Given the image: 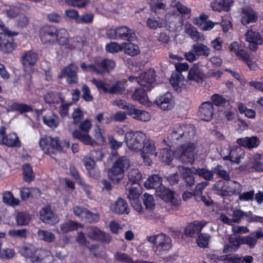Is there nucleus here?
Listing matches in <instances>:
<instances>
[{
	"mask_svg": "<svg viewBox=\"0 0 263 263\" xmlns=\"http://www.w3.org/2000/svg\"><path fill=\"white\" fill-rule=\"evenodd\" d=\"M195 134V127L190 124H180L175 127L172 134L163 140L164 144L171 146L178 141L184 142L173 154L168 148L160 150L158 156L162 162L169 164L173 157L183 162H192L194 160V152L198 147L196 141H191Z\"/></svg>",
	"mask_w": 263,
	"mask_h": 263,
	"instance_id": "f257e3e1",
	"label": "nucleus"
},
{
	"mask_svg": "<svg viewBox=\"0 0 263 263\" xmlns=\"http://www.w3.org/2000/svg\"><path fill=\"white\" fill-rule=\"evenodd\" d=\"M147 239L149 242L155 245L153 249L157 255L166 252L172 247V239L170 237L165 234L160 233L148 236Z\"/></svg>",
	"mask_w": 263,
	"mask_h": 263,
	"instance_id": "f03ea898",
	"label": "nucleus"
},
{
	"mask_svg": "<svg viewBox=\"0 0 263 263\" xmlns=\"http://www.w3.org/2000/svg\"><path fill=\"white\" fill-rule=\"evenodd\" d=\"M155 70L153 68H150L146 72L130 76L128 77V80L132 82H137L146 90H149L155 86Z\"/></svg>",
	"mask_w": 263,
	"mask_h": 263,
	"instance_id": "7ed1b4c3",
	"label": "nucleus"
},
{
	"mask_svg": "<svg viewBox=\"0 0 263 263\" xmlns=\"http://www.w3.org/2000/svg\"><path fill=\"white\" fill-rule=\"evenodd\" d=\"M146 140L144 133L139 131H129L125 133V141L130 150L139 152L142 150V145Z\"/></svg>",
	"mask_w": 263,
	"mask_h": 263,
	"instance_id": "20e7f679",
	"label": "nucleus"
},
{
	"mask_svg": "<svg viewBox=\"0 0 263 263\" xmlns=\"http://www.w3.org/2000/svg\"><path fill=\"white\" fill-rule=\"evenodd\" d=\"M39 146L44 153L49 155L57 152H60L62 149L58 138L47 135L41 137L39 140Z\"/></svg>",
	"mask_w": 263,
	"mask_h": 263,
	"instance_id": "39448f33",
	"label": "nucleus"
},
{
	"mask_svg": "<svg viewBox=\"0 0 263 263\" xmlns=\"http://www.w3.org/2000/svg\"><path fill=\"white\" fill-rule=\"evenodd\" d=\"M217 190L221 191L223 196L237 195L242 191V185L234 180L227 182L219 181L215 184Z\"/></svg>",
	"mask_w": 263,
	"mask_h": 263,
	"instance_id": "423d86ee",
	"label": "nucleus"
},
{
	"mask_svg": "<svg viewBox=\"0 0 263 263\" xmlns=\"http://www.w3.org/2000/svg\"><path fill=\"white\" fill-rule=\"evenodd\" d=\"M139 152H140L144 163L148 166H151L153 163V161L149 156L157 157L158 155L155 142L151 140H144L143 145H142V150Z\"/></svg>",
	"mask_w": 263,
	"mask_h": 263,
	"instance_id": "0eeeda50",
	"label": "nucleus"
},
{
	"mask_svg": "<svg viewBox=\"0 0 263 263\" xmlns=\"http://www.w3.org/2000/svg\"><path fill=\"white\" fill-rule=\"evenodd\" d=\"M61 45L66 46L69 49H73L79 47L81 44L76 38H69L67 31L64 28L57 29L56 32V40Z\"/></svg>",
	"mask_w": 263,
	"mask_h": 263,
	"instance_id": "6e6552de",
	"label": "nucleus"
},
{
	"mask_svg": "<svg viewBox=\"0 0 263 263\" xmlns=\"http://www.w3.org/2000/svg\"><path fill=\"white\" fill-rule=\"evenodd\" d=\"M154 103L163 110H171L175 104L174 97L168 92L157 97Z\"/></svg>",
	"mask_w": 263,
	"mask_h": 263,
	"instance_id": "1a4fd4ad",
	"label": "nucleus"
},
{
	"mask_svg": "<svg viewBox=\"0 0 263 263\" xmlns=\"http://www.w3.org/2000/svg\"><path fill=\"white\" fill-rule=\"evenodd\" d=\"M78 70V66L74 63H70L61 71L58 78L62 79L67 77V82L69 84H76L78 82L77 72Z\"/></svg>",
	"mask_w": 263,
	"mask_h": 263,
	"instance_id": "9d476101",
	"label": "nucleus"
},
{
	"mask_svg": "<svg viewBox=\"0 0 263 263\" xmlns=\"http://www.w3.org/2000/svg\"><path fill=\"white\" fill-rule=\"evenodd\" d=\"M17 34L16 32H12L8 29H4V32L0 33V49L2 51L7 53L13 50L14 45L8 37L15 36Z\"/></svg>",
	"mask_w": 263,
	"mask_h": 263,
	"instance_id": "9b49d317",
	"label": "nucleus"
},
{
	"mask_svg": "<svg viewBox=\"0 0 263 263\" xmlns=\"http://www.w3.org/2000/svg\"><path fill=\"white\" fill-rule=\"evenodd\" d=\"M31 260L33 263H53L54 257L49 250L37 249L31 256Z\"/></svg>",
	"mask_w": 263,
	"mask_h": 263,
	"instance_id": "f8f14e48",
	"label": "nucleus"
},
{
	"mask_svg": "<svg viewBox=\"0 0 263 263\" xmlns=\"http://www.w3.org/2000/svg\"><path fill=\"white\" fill-rule=\"evenodd\" d=\"M246 41L248 43L249 49L256 50L259 45L263 43V36L258 32L252 29L248 30L245 34Z\"/></svg>",
	"mask_w": 263,
	"mask_h": 263,
	"instance_id": "ddd939ff",
	"label": "nucleus"
},
{
	"mask_svg": "<svg viewBox=\"0 0 263 263\" xmlns=\"http://www.w3.org/2000/svg\"><path fill=\"white\" fill-rule=\"evenodd\" d=\"M6 128L4 126L0 128V144H5L9 147L18 146L20 141L15 133H11L5 135Z\"/></svg>",
	"mask_w": 263,
	"mask_h": 263,
	"instance_id": "4468645a",
	"label": "nucleus"
},
{
	"mask_svg": "<svg viewBox=\"0 0 263 263\" xmlns=\"http://www.w3.org/2000/svg\"><path fill=\"white\" fill-rule=\"evenodd\" d=\"M240 23L245 26L253 23L258 19L257 13L251 7H243L240 12Z\"/></svg>",
	"mask_w": 263,
	"mask_h": 263,
	"instance_id": "2eb2a0df",
	"label": "nucleus"
},
{
	"mask_svg": "<svg viewBox=\"0 0 263 263\" xmlns=\"http://www.w3.org/2000/svg\"><path fill=\"white\" fill-rule=\"evenodd\" d=\"M38 59L37 54L32 51L25 52L22 56V61L25 71L30 72L32 71V67L33 66Z\"/></svg>",
	"mask_w": 263,
	"mask_h": 263,
	"instance_id": "dca6fc26",
	"label": "nucleus"
},
{
	"mask_svg": "<svg viewBox=\"0 0 263 263\" xmlns=\"http://www.w3.org/2000/svg\"><path fill=\"white\" fill-rule=\"evenodd\" d=\"M57 29L54 26H47L43 28L40 34L41 40L44 44H51L56 40Z\"/></svg>",
	"mask_w": 263,
	"mask_h": 263,
	"instance_id": "f3484780",
	"label": "nucleus"
},
{
	"mask_svg": "<svg viewBox=\"0 0 263 263\" xmlns=\"http://www.w3.org/2000/svg\"><path fill=\"white\" fill-rule=\"evenodd\" d=\"M156 194L165 202L174 204L175 206L179 204L178 201H174V192L163 185L157 188L156 190Z\"/></svg>",
	"mask_w": 263,
	"mask_h": 263,
	"instance_id": "a211bd4d",
	"label": "nucleus"
},
{
	"mask_svg": "<svg viewBox=\"0 0 263 263\" xmlns=\"http://www.w3.org/2000/svg\"><path fill=\"white\" fill-rule=\"evenodd\" d=\"M87 236L94 240H99L103 241H109L110 240V236L106 234L97 227H90L87 229Z\"/></svg>",
	"mask_w": 263,
	"mask_h": 263,
	"instance_id": "6ab92c4d",
	"label": "nucleus"
},
{
	"mask_svg": "<svg viewBox=\"0 0 263 263\" xmlns=\"http://www.w3.org/2000/svg\"><path fill=\"white\" fill-rule=\"evenodd\" d=\"M40 218L42 221L46 223L51 224H55L59 222V217L54 215L49 206H45L40 211Z\"/></svg>",
	"mask_w": 263,
	"mask_h": 263,
	"instance_id": "aec40b11",
	"label": "nucleus"
},
{
	"mask_svg": "<svg viewBox=\"0 0 263 263\" xmlns=\"http://www.w3.org/2000/svg\"><path fill=\"white\" fill-rule=\"evenodd\" d=\"M204 78V73L199 68L198 65L195 64L189 71L186 81L199 83L202 82Z\"/></svg>",
	"mask_w": 263,
	"mask_h": 263,
	"instance_id": "412c9836",
	"label": "nucleus"
},
{
	"mask_svg": "<svg viewBox=\"0 0 263 263\" xmlns=\"http://www.w3.org/2000/svg\"><path fill=\"white\" fill-rule=\"evenodd\" d=\"M213 112L214 109L212 103L205 102L200 105L199 116L201 120L206 121L211 120L213 117Z\"/></svg>",
	"mask_w": 263,
	"mask_h": 263,
	"instance_id": "4be33fe9",
	"label": "nucleus"
},
{
	"mask_svg": "<svg viewBox=\"0 0 263 263\" xmlns=\"http://www.w3.org/2000/svg\"><path fill=\"white\" fill-rule=\"evenodd\" d=\"M95 64L97 66L96 72L98 74H102L112 70L116 66L115 61L111 59L97 60L95 61Z\"/></svg>",
	"mask_w": 263,
	"mask_h": 263,
	"instance_id": "5701e85b",
	"label": "nucleus"
},
{
	"mask_svg": "<svg viewBox=\"0 0 263 263\" xmlns=\"http://www.w3.org/2000/svg\"><path fill=\"white\" fill-rule=\"evenodd\" d=\"M206 224L207 222L204 220L195 221L186 227L184 233L186 236L193 237L194 234L200 232Z\"/></svg>",
	"mask_w": 263,
	"mask_h": 263,
	"instance_id": "b1692460",
	"label": "nucleus"
},
{
	"mask_svg": "<svg viewBox=\"0 0 263 263\" xmlns=\"http://www.w3.org/2000/svg\"><path fill=\"white\" fill-rule=\"evenodd\" d=\"M92 135L97 144L104 145L106 142V130L104 127L95 124L92 129Z\"/></svg>",
	"mask_w": 263,
	"mask_h": 263,
	"instance_id": "393cba45",
	"label": "nucleus"
},
{
	"mask_svg": "<svg viewBox=\"0 0 263 263\" xmlns=\"http://www.w3.org/2000/svg\"><path fill=\"white\" fill-rule=\"evenodd\" d=\"M125 171L112 163V165L108 171V178L115 183L119 182L124 177Z\"/></svg>",
	"mask_w": 263,
	"mask_h": 263,
	"instance_id": "a878e982",
	"label": "nucleus"
},
{
	"mask_svg": "<svg viewBox=\"0 0 263 263\" xmlns=\"http://www.w3.org/2000/svg\"><path fill=\"white\" fill-rule=\"evenodd\" d=\"M173 87L177 91H180L185 86V83L187 82L184 76L181 73H173L170 80Z\"/></svg>",
	"mask_w": 263,
	"mask_h": 263,
	"instance_id": "bb28decb",
	"label": "nucleus"
},
{
	"mask_svg": "<svg viewBox=\"0 0 263 263\" xmlns=\"http://www.w3.org/2000/svg\"><path fill=\"white\" fill-rule=\"evenodd\" d=\"M72 137L74 138L79 139L81 142L85 145H89L94 146L97 145V142L88 133H83L80 130H74L72 134Z\"/></svg>",
	"mask_w": 263,
	"mask_h": 263,
	"instance_id": "cd10ccee",
	"label": "nucleus"
},
{
	"mask_svg": "<svg viewBox=\"0 0 263 263\" xmlns=\"http://www.w3.org/2000/svg\"><path fill=\"white\" fill-rule=\"evenodd\" d=\"M129 115L135 119L143 122L148 121L151 119V116L148 112L138 109L133 105L129 108Z\"/></svg>",
	"mask_w": 263,
	"mask_h": 263,
	"instance_id": "c85d7f7f",
	"label": "nucleus"
},
{
	"mask_svg": "<svg viewBox=\"0 0 263 263\" xmlns=\"http://www.w3.org/2000/svg\"><path fill=\"white\" fill-rule=\"evenodd\" d=\"M111 209L118 214H128L130 211L127 203L121 198H118L115 201Z\"/></svg>",
	"mask_w": 263,
	"mask_h": 263,
	"instance_id": "c756f323",
	"label": "nucleus"
},
{
	"mask_svg": "<svg viewBox=\"0 0 263 263\" xmlns=\"http://www.w3.org/2000/svg\"><path fill=\"white\" fill-rule=\"evenodd\" d=\"M220 154L224 160H230L233 162L238 163L239 159L243 155V152L240 147H236L230 151L229 155H224L222 151Z\"/></svg>",
	"mask_w": 263,
	"mask_h": 263,
	"instance_id": "7c9ffc66",
	"label": "nucleus"
},
{
	"mask_svg": "<svg viewBox=\"0 0 263 263\" xmlns=\"http://www.w3.org/2000/svg\"><path fill=\"white\" fill-rule=\"evenodd\" d=\"M241 245L240 237L231 236L229 238V243L226 244L223 249V252L228 253L236 251Z\"/></svg>",
	"mask_w": 263,
	"mask_h": 263,
	"instance_id": "2f4dec72",
	"label": "nucleus"
},
{
	"mask_svg": "<svg viewBox=\"0 0 263 263\" xmlns=\"http://www.w3.org/2000/svg\"><path fill=\"white\" fill-rule=\"evenodd\" d=\"M95 160L91 157H85L83 159L84 165L88 171L90 176L95 177L99 175V169L98 168Z\"/></svg>",
	"mask_w": 263,
	"mask_h": 263,
	"instance_id": "473e14b6",
	"label": "nucleus"
},
{
	"mask_svg": "<svg viewBox=\"0 0 263 263\" xmlns=\"http://www.w3.org/2000/svg\"><path fill=\"white\" fill-rule=\"evenodd\" d=\"M179 169L185 182L189 186L194 185L195 181L193 174H195V173L193 171V167L192 168H189L183 166H180L179 167Z\"/></svg>",
	"mask_w": 263,
	"mask_h": 263,
	"instance_id": "72a5a7b5",
	"label": "nucleus"
},
{
	"mask_svg": "<svg viewBox=\"0 0 263 263\" xmlns=\"http://www.w3.org/2000/svg\"><path fill=\"white\" fill-rule=\"evenodd\" d=\"M237 142L239 145L247 147L249 149L255 148L257 147L259 144V139L256 137L239 138L237 139Z\"/></svg>",
	"mask_w": 263,
	"mask_h": 263,
	"instance_id": "f704fd0d",
	"label": "nucleus"
},
{
	"mask_svg": "<svg viewBox=\"0 0 263 263\" xmlns=\"http://www.w3.org/2000/svg\"><path fill=\"white\" fill-rule=\"evenodd\" d=\"M82 227L81 223L73 220H68L61 223L60 224V231H57L58 233H67L76 230L79 228H82Z\"/></svg>",
	"mask_w": 263,
	"mask_h": 263,
	"instance_id": "c9c22d12",
	"label": "nucleus"
},
{
	"mask_svg": "<svg viewBox=\"0 0 263 263\" xmlns=\"http://www.w3.org/2000/svg\"><path fill=\"white\" fill-rule=\"evenodd\" d=\"M132 97L134 100L138 101L141 104L149 106L151 102L148 96L143 89H137L133 93Z\"/></svg>",
	"mask_w": 263,
	"mask_h": 263,
	"instance_id": "e433bc0d",
	"label": "nucleus"
},
{
	"mask_svg": "<svg viewBox=\"0 0 263 263\" xmlns=\"http://www.w3.org/2000/svg\"><path fill=\"white\" fill-rule=\"evenodd\" d=\"M43 120L45 125L51 128H56L59 124L58 117L50 111L43 116Z\"/></svg>",
	"mask_w": 263,
	"mask_h": 263,
	"instance_id": "4c0bfd02",
	"label": "nucleus"
},
{
	"mask_svg": "<svg viewBox=\"0 0 263 263\" xmlns=\"http://www.w3.org/2000/svg\"><path fill=\"white\" fill-rule=\"evenodd\" d=\"M162 178L158 175H153L149 176L144 183V185L147 189H153L159 187L162 185Z\"/></svg>",
	"mask_w": 263,
	"mask_h": 263,
	"instance_id": "58836bf2",
	"label": "nucleus"
},
{
	"mask_svg": "<svg viewBox=\"0 0 263 263\" xmlns=\"http://www.w3.org/2000/svg\"><path fill=\"white\" fill-rule=\"evenodd\" d=\"M165 25V21L159 17H149L147 20L146 26L151 29L156 30Z\"/></svg>",
	"mask_w": 263,
	"mask_h": 263,
	"instance_id": "ea45409f",
	"label": "nucleus"
},
{
	"mask_svg": "<svg viewBox=\"0 0 263 263\" xmlns=\"http://www.w3.org/2000/svg\"><path fill=\"white\" fill-rule=\"evenodd\" d=\"M229 49L231 52L235 53L241 60L245 59V57L248 54L241 48V46L237 42H232L229 46Z\"/></svg>",
	"mask_w": 263,
	"mask_h": 263,
	"instance_id": "a19ab883",
	"label": "nucleus"
},
{
	"mask_svg": "<svg viewBox=\"0 0 263 263\" xmlns=\"http://www.w3.org/2000/svg\"><path fill=\"white\" fill-rule=\"evenodd\" d=\"M192 47L198 57L200 55L208 57L211 53L210 48L206 45L201 43H196L193 44Z\"/></svg>",
	"mask_w": 263,
	"mask_h": 263,
	"instance_id": "79ce46f5",
	"label": "nucleus"
},
{
	"mask_svg": "<svg viewBox=\"0 0 263 263\" xmlns=\"http://www.w3.org/2000/svg\"><path fill=\"white\" fill-rule=\"evenodd\" d=\"M118 38L129 40L133 37V31L125 26H121L116 28Z\"/></svg>",
	"mask_w": 263,
	"mask_h": 263,
	"instance_id": "37998d69",
	"label": "nucleus"
},
{
	"mask_svg": "<svg viewBox=\"0 0 263 263\" xmlns=\"http://www.w3.org/2000/svg\"><path fill=\"white\" fill-rule=\"evenodd\" d=\"M126 83L124 81H117L112 85L108 89V93L120 94L125 91Z\"/></svg>",
	"mask_w": 263,
	"mask_h": 263,
	"instance_id": "c03bdc74",
	"label": "nucleus"
},
{
	"mask_svg": "<svg viewBox=\"0 0 263 263\" xmlns=\"http://www.w3.org/2000/svg\"><path fill=\"white\" fill-rule=\"evenodd\" d=\"M186 32L188 33L195 41L202 42L205 40L204 35L198 32L195 28L191 25L189 26V28H186Z\"/></svg>",
	"mask_w": 263,
	"mask_h": 263,
	"instance_id": "a18cd8bd",
	"label": "nucleus"
},
{
	"mask_svg": "<svg viewBox=\"0 0 263 263\" xmlns=\"http://www.w3.org/2000/svg\"><path fill=\"white\" fill-rule=\"evenodd\" d=\"M37 235L40 239L47 242H52L55 240V235L47 230H39Z\"/></svg>",
	"mask_w": 263,
	"mask_h": 263,
	"instance_id": "49530a36",
	"label": "nucleus"
},
{
	"mask_svg": "<svg viewBox=\"0 0 263 263\" xmlns=\"http://www.w3.org/2000/svg\"><path fill=\"white\" fill-rule=\"evenodd\" d=\"M261 155L255 154L250 158V165L257 172H263V164L260 162Z\"/></svg>",
	"mask_w": 263,
	"mask_h": 263,
	"instance_id": "de8ad7c7",
	"label": "nucleus"
},
{
	"mask_svg": "<svg viewBox=\"0 0 263 263\" xmlns=\"http://www.w3.org/2000/svg\"><path fill=\"white\" fill-rule=\"evenodd\" d=\"M125 53L130 55H135L139 53V47L132 43H123V48Z\"/></svg>",
	"mask_w": 263,
	"mask_h": 263,
	"instance_id": "09e8293b",
	"label": "nucleus"
},
{
	"mask_svg": "<svg viewBox=\"0 0 263 263\" xmlns=\"http://www.w3.org/2000/svg\"><path fill=\"white\" fill-rule=\"evenodd\" d=\"M113 163L125 172L128 170L130 165L129 160L125 156L119 157Z\"/></svg>",
	"mask_w": 263,
	"mask_h": 263,
	"instance_id": "8fccbe9b",
	"label": "nucleus"
},
{
	"mask_svg": "<svg viewBox=\"0 0 263 263\" xmlns=\"http://www.w3.org/2000/svg\"><path fill=\"white\" fill-rule=\"evenodd\" d=\"M3 200L7 204L14 206L20 203L18 199L15 198L10 192H5L3 195Z\"/></svg>",
	"mask_w": 263,
	"mask_h": 263,
	"instance_id": "3c124183",
	"label": "nucleus"
},
{
	"mask_svg": "<svg viewBox=\"0 0 263 263\" xmlns=\"http://www.w3.org/2000/svg\"><path fill=\"white\" fill-rule=\"evenodd\" d=\"M5 5L3 4V5L1 9L2 11L6 14V15L10 18H13L17 17V16L20 14V9L15 6H10L9 8H4Z\"/></svg>",
	"mask_w": 263,
	"mask_h": 263,
	"instance_id": "603ef678",
	"label": "nucleus"
},
{
	"mask_svg": "<svg viewBox=\"0 0 263 263\" xmlns=\"http://www.w3.org/2000/svg\"><path fill=\"white\" fill-rule=\"evenodd\" d=\"M62 99L59 95L52 92H47L44 96L45 101L50 105L54 106L55 104L59 103Z\"/></svg>",
	"mask_w": 263,
	"mask_h": 263,
	"instance_id": "864d4df0",
	"label": "nucleus"
},
{
	"mask_svg": "<svg viewBox=\"0 0 263 263\" xmlns=\"http://www.w3.org/2000/svg\"><path fill=\"white\" fill-rule=\"evenodd\" d=\"M141 191L140 187H131L127 191V195L130 201H133L139 199Z\"/></svg>",
	"mask_w": 263,
	"mask_h": 263,
	"instance_id": "5fc2aeb1",
	"label": "nucleus"
},
{
	"mask_svg": "<svg viewBox=\"0 0 263 263\" xmlns=\"http://www.w3.org/2000/svg\"><path fill=\"white\" fill-rule=\"evenodd\" d=\"M129 180L134 184H138L142 179V174L137 169H131L128 174Z\"/></svg>",
	"mask_w": 263,
	"mask_h": 263,
	"instance_id": "6e6d98bb",
	"label": "nucleus"
},
{
	"mask_svg": "<svg viewBox=\"0 0 263 263\" xmlns=\"http://www.w3.org/2000/svg\"><path fill=\"white\" fill-rule=\"evenodd\" d=\"M193 171L195 173V174L203 177L205 180H210L213 179V171H211L205 168H196L193 167Z\"/></svg>",
	"mask_w": 263,
	"mask_h": 263,
	"instance_id": "4d7b16f0",
	"label": "nucleus"
},
{
	"mask_svg": "<svg viewBox=\"0 0 263 263\" xmlns=\"http://www.w3.org/2000/svg\"><path fill=\"white\" fill-rule=\"evenodd\" d=\"M11 109L13 110H16L22 114L29 112L32 110V107L25 104L15 102L11 105Z\"/></svg>",
	"mask_w": 263,
	"mask_h": 263,
	"instance_id": "13d9d810",
	"label": "nucleus"
},
{
	"mask_svg": "<svg viewBox=\"0 0 263 263\" xmlns=\"http://www.w3.org/2000/svg\"><path fill=\"white\" fill-rule=\"evenodd\" d=\"M219 259L224 263H241L240 256L237 254L222 255Z\"/></svg>",
	"mask_w": 263,
	"mask_h": 263,
	"instance_id": "bf43d9fd",
	"label": "nucleus"
},
{
	"mask_svg": "<svg viewBox=\"0 0 263 263\" xmlns=\"http://www.w3.org/2000/svg\"><path fill=\"white\" fill-rule=\"evenodd\" d=\"M238 108L239 112L244 114L248 118L254 119L255 117V111L253 109H248L242 103H239Z\"/></svg>",
	"mask_w": 263,
	"mask_h": 263,
	"instance_id": "052dcab7",
	"label": "nucleus"
},
{
	"mask_svg": "<svg viewBox=\"0 0 263 263\" xmlns=\"http://www.w3.org/2000/svg\"><path fill=\"white\" fill-rule=\"evenodd\" d=\"M23 169L25 180L27 182H30L32 180L34 176L31 166L28 164H26L23 166Z\"/></svg>",
	"mask_w": 263,
	"mask_h": 263,
	"instance_id": "680f3d73",
	"label": "nucleus"
},
{
	"mask_svg": "<svg viewBox=\"0 0 263 263\" xmlns=\"http://www.w3.org/2000/svg\"><path fill=\"white\" fill-rule=\"evenodd\" d=\"M123 48V44L120 45L114 42L106 44L105 46L106 51L110 53L118 52L122 50Z\"/></svg>",
	"mask_w": 263,
	"mask_h": 263,
	"instance_id": "e2e57ef3",
	"label": "nucleus"
},
{
	"mask_svg": "<svg viewBox=\"0 0 263 263\" xmlns=\"http://www.w3.org/2000/svg\"><path fill=\"white\" fill-rule=\"evenodd\" d=\"M210 239V236L209 234L202 233L199 235L197 243L200 247L205 248L209 244Z\"/></svg>",
	"mask_w": 263,
	"mask_h": 263,
	"instance_id": "0e129e2a",
	"label": "nucleus"
},
{
	"mask_svg": "<svg viewBox=\"0 0 263 263\" xmlns=\"http://www.w3.org/2000/svg\"><path fill=\"white\" fill-rule=\"evenodd\" d=\"M14 255L15 251L14 249L11 248L6 247L0 250V257L2 258H11Z\"/></svg>",
	"mask_w": 263,
	"mask_h": 263,
	"instance_id": "69168bd1",
	"label": "nucleus"
},
{
	"mask_svg": "<svg viewBox=\"0 0 263 263\" xmlns=\"http://www.w3.org/2000/svg\"><path fill=\"white\" fill-rule=\"evenodd\" d=\"M171 6L176 8L177 10L180 13L186 14H189L190 13L191 10L190 9L187 8L186 6H183L180 3L176 2L175 0L172 2Z\"/></svg>",
	"mask_w": 263,
	"mask_h": 263,
	"instance_id": "338daca9",
	"label": "nucleus"
},
{
	"mask_svg": "<svg viewBox=\"0 0 263 263\" xmlns=\"http://www.w3.org/2000/svg\"><path fill=\"white\" fill-rule=\"evenodd\" d=\"M35 251L32 245H27L23 246L20 251L23 255L31 258V256L33 254Z\"/></svg>",
	"mask_w": 263,
	"mask_h": 263,
	"instance_id": "774afa93",
	"label": "nucleus"
}]
</instances>
